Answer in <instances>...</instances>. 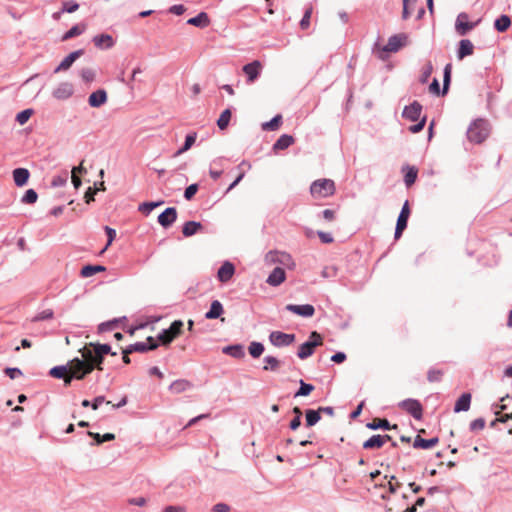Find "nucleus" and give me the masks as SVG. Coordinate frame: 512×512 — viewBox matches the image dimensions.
<instances>
[{
  "label": "nucleus",
  "mask_w": 512,
  "mask_h": 512,
  "mask_svg": "<svg viewBox=\"0 0 512 512\" xmlns=\"http://www.w3.org/2000/svg\"><path fill=\"white\" fill-rule=\"evenodd\" d=\"M489 133L490 127L488 122L478 119L469 126L467 137L470 142L480 144L488 137Z\"/></svg>",
  "instance_id": "1"
},
{
  "label": "nucleus",
  "mask_w": 512,
  "mask_h": 512,
  "mask_svg": "<svg viewBox=\"0 0 512 512\" xmlns=\"http://www.w3.org/2000/svg\"><path fill=\"white\" fill-rule=\"evenodd\" d=\"M90 373V366L80 362V358H74L69 361V372L62 379L64 380L65 385H69L73 378L81 380Z\"/></svg>",
  "instance_id": "2"
},
{
  "label": "nucleus",
  "mask_w": 512,
  "mask_h": 512,
  "mask_svg": "<svg viewBox=\"0 0 512 512\" xmlns=\"http://www.w3.org/2000/svg\"><path fill=\"white\" fill-rule=\"evenodd\" d=\"M335 191V183L331 179H318L310 187L311 195L318 199L330 197Z\"/></svg>",
  "instance_id": "3"
},
{
  "label": "nucleus",
  "mask_w": 512,
  "mask_h": 512,
  "mask_svg": "<svg viewBox=\"0 0 512 512\" xmlns=\"http://www.w3.org/2000/svg\"><path fill=\"white\" fill-rule=\"evenodd\" d=\"M323 344L322 336L313 331L310 334L309 340L300 345L297 356L300 359H306L314 353L316 347L321 346Z\"/></svg>",
  "instance_id": "4"
},
{
  "label": "nucleus",
  "mask_w": 512,
  "mask_h": 512,
  "mask_svg": "<svg viewBox=\"0 0 512 512\" xmlns=\"http://www.w3.org/2000/svg\"><path fill=\"white\" fill-rule=\"evenodd\" d=\"M79 352L82 355V359H80V362L84 363L85 365L90 366L91 372L94 369L102 370V362L104 360V356L100 355L99 353H96L92 351L90 347H83L79 350Z\"/></svg>",
  "instance_id": "5"
},
{
  "label": "nucleus",
  "mask_w": 512,
  "mask_h": 512,
  "mask_svg": "<svg viewBox=\"0 0 512 512\" xmlns=\"http://www.w3.org/2000/svg\"><path fill=\"white\" fill-rule=\"evenodd\" d=\"M183 322L181 320H175L171 323L168 329L163 330L158 339L163 345L170 344L175 338L181 335L183 329Z\"/></svg>",
  "instance_id": "6"
},
{
  "label": "nucleus",
  "mask_w": 512,
  "mask_h": 512,
  "mask_svg": "<svg viewBox=\"0 0 512 512\" xmlns=\"http://www.w3.org/2000/svg\"><path fill=\"white\" fill-rule=\"evenodd\" d=\"M269 340L276 347L289 346L295 341L294 334H287L281 331H273L269 335Z\"/></svg>",
  "instance_id": "7"
},
{
  "label": "nucleus",
  "mask_w": 512,
  "mask_h": 512,
  "mask_svg": "<svg viewBox=\"0 0 512 512\" xmlns=\"http://www.w3.org/2000/svg\"><path fill=\"white\" fill-rule=\"evenodd\" d=\"M266 259L271 263H278L287 268H293L295 265L291 255L286 252H269Z\"/></svg>",
  "instance_id": "8"
},
{
  "label": "nucleus",
  "mask_w": 512,
  "mask_h": 512,
  "mask_svg": "<svg viewBox=\"0 0 512 512\" xmlns=\"http://www.w3.org/2000/svg\"><path fill=\"white\" fill-rule=\"evenodd\" d=\"M410 216V208L409 203L406 201L401 209V212L397 219L396 229H395V239H399L403 233V231L407 227L408 218Z\"/></svg>",
  "instance_id": "9"
},
{
  "label": "nucleus",
  "mask_w": 512,
  "mask_h": 512,
  "mask_svg": "<svg viewBox=\"0 0 512 512\" xmlns=\"http://www.w3.org/2000/svg\"><path fill=\"white\" fill-rule=\"evenodd\" d=\"M400 407L404 409L406 412L411 414L415 419L420 420L422 418V405L418 400L415 399H407L401 402Z\"/></svg>",
  "instance_id": "10"
},
{
  "label": "nucleus",
  "mask_w": 512,
  "mask_h": 512,
  "mask_svg": "<svg viewBox=\"0 0 512 512\" xmlns=\"http://www.w3.org/2000/svg\"><path fill=\"white\" fill-rule=\"evenodd\" d=\"M74 93L73 85L70 82H61L52 92L57 100H67Z\"/></svg>",
  "instance_id": "11"
},
{
  "label": "nucleus",
  "mask_w": 512,
  "mask_h": 512,
  "mask_svg": "<svg viewBox=\"0 0 512 512\" xmlns=\"http://www.w3.org/2000/svg\"><path fill=\"white\" fill-rule=\"evenodd\" d=\"M475 27V23L469 22V16L466 13H460L457 16L455 29L461 36L466 35L470 30Z\"/></svg>",
  "instance_id": "12"
},
{
  "label": "nucleus",
  "mask_w": 512,
  "mask_h": 512,
  "mask_svg": "<svg viewBox=\"0 0 512 512\" xmlns=\"http://www.w3.org/2000/svg\"><path fill=\"white\" fill-rule=\"evenodd\" d=\"M261 70L262 64L258 60L243 66V72L247 76L248 83H253L259 77Z\"/></svg>",
  "instance_id": "13"
},
{
  "label": "nucleus",
  "mask_w": 512,
  "mask_h": 512,
  "mask_svg": "<svg viewBox=\"0 0 512 512\" xmlns=\"http://www.w3.org/2000/svg\"><path fill=\"white\" fill-rule=\"evenodd\" d=\"M84 54L83 49H79L71 52L68 56H66L61 63L55 68L54 73H59L61 71L68 70L72 64L80 58Z\"/></svg>",
  "instance_id": "14"
},
{
  "label": "nucleus",
  "mask_w": 512,
  "mask_h": 512,
  "mask_svg": "<svg viewBox=\"0 0 512 512\" xmlns=\"http://www.w3.org/2000/svg\"><path fill=\"white\" fill-rule=\"evenodd\" d=\"M406 40L407 36L404 34L393 35L389 38L383 50L385 52H396L405 44Z\"/></svg>",
  "instance_id": "15"
},
{
  "label": "nucleus",
  "mask_w": 512,
  "mask_h": 512,
  "mask_svg": "<svg viewBox=\"0 0 512 512\" xmlns=\"http://www.w3.org/2000/svg\"><path fill=\"white\" fill-rule=\"evenodd\" d=\"M176 218H177L176 209L174 207H169V208L165 209V211L162 212L158 216V222L160 223L161 226H163L164 228H167V227L171 226L176 221Z\"/></svg>",
  "instance_id": "16"
},
{
  "label": "nucleus",
  "mask_w": 512,
  "mask_h": 512,
  "mask_svg": "<svg viewBox=\"0 0 512 512\" xmlns=\"http://www.w3.org/2000/svg\"><path fill=\"white\" fill-rule=\"evenodd\" d=\"M286 309L294 314H297V315L303 316V317H312L315 313L314 307L310 304H305V305L288 304L286 306Z\"/></svg>",
  "instance_id": "17"
},
{
  "label": "nucleus",
  "mask_w": 512,
  "mask_h": 512,
  "mask_svg": "<svg viewBox=\"0 0 512 512\" xmlns=\"http://www.w3.org/2000/svg\"><path fill=\"white\" fill-rule=\"evenodd\" d=\"M108 100L107 92L104 89H98L90 94L88 103L93 108H98L104 105Z\"/></svg>",
  "instance_id": "18"
},
{
  "label": "nucleus",
  "mask_w": 512,
  "mask_h": 512,
  "mask_svg": "<svg viewBox=\"0 0 512 512\" xmlns=\"http://www.w3.org/2000/svg\"><path fill=\"white\" fill-rule=\"evenodd\" d=\"M391 437L389 435H373L367 441L363 443V448L365 449H379L381 448L387 441H390Z\"/></svg>",
  "instance_id": "19"
},
{
  "label": "nucleus",
  "mask_w": 512,
  "mask_h": 512,
  "mask_svg": "<svg viewBox=\"0 0 512 512\" xmlns=\"http://www.w3.org/2000/svg\"><path fill=\"white\" fill-rule=\"evenodd\" d=\"M421 112L422 106L417 101H414L404 108L403 117L410 121H417L420 118Z\"/></svg>",
  "instance_id": "20"
},
{
  "label": "nucleus",
  "mask_w": 512,
  "mask_h": 512,
  "mask_svg": "<svg viewBox=\"0 0 512 512\" xmlns=\"http://www.w3.org/2000/svg\"><path fill=\"white\" fill-rule=\"evenodd\" d=\"M94 45L99 49H109L115 44L113 37L109 34H99L93 37Z\"/></svg>",
  "instance_id": "21"
},
{
  "label": "nucleus",
  "mask_w": 512,
  "mask_h": 512,
  "mask_svg": "<svg viewBox=\"0 0 512 512\" xmlns=\"http://www.w3.org/2000/svg\"><path fill=\"white\" fill-rule=\"evenodd\" d=\"M147 341L150 343L149 346L145 342H138L127 347V352H146L148 350H153L158 347V344L154 341L152 337H148Z\"/></svg>",
  "instance_id": "22"
},
{
  "label": "nucleus",
  "mask_w": 512,
  "mask_h": 512,
  "mask_svg": "<svg viewBox=\"0 0 512 512\" xmlns=\"http://www.w3.org/2000/svg\"><path fill=\"white\" fill-rule=\"evenodd\" d=\"M235 268L230 262H225L218 270L217 277L220 282H228L234 275Z\"/></svg>",
  "instance_id": "23"
},
{
  "label": "nucleus",
  "mask_w": 512,
  "mask_h": 512,
  "mask_svg": "<svg viewBox=\"0 0 512 512\" xmlns=\"http://www.w3.org/2000/svg\"><path fill=\"white\" fill-rule=\"evenodd\" d=\"M286 274L283 268L276 267L267 278V283L271 286H278L285 281Z\"/></svg>",
  "instance_id": "24"
},
{
  "label": "nucleus",
  "mask_w": 512,
  "mask_h": 512,
  "mask_svg": "<svg viewBox=\"0 0 512 512\" xmlns=\"http://www.w3.org/2000/svg\"><path fill=\"white\" fill-rule=\"evenodd\" d=\"M295 142L293 136L288 134H283L279 137V139L273 145V151L277 153L280 150H285L290 147Z\"/></svg>",
  "instance_id": "25"
},
{
  "label": "nucleus",
  "mask_w": 512,
  "mask_h": 512,
  "mask_svg": "<svg viewBox=\"0 0 512 512\" xmlns=\"http://www.w3.org/2000/svg\"><path fill=\"white\" fill-rule=\"evenodd\" d=\"M474 52V45L468 39H463L459 42V48L457 57L459 60H462L466 56L472 55Z\"/></svg>",
  "instance_id": "26"
},
{
  "label": "nucleus",
  "mask_w": 512,
  "mask_h": 512,
  "mask_svg": "<svg viewBox=\"0 0 512 512\" xmlns=\"http://www.w3.org/2000/svg\"><path fill=\"white\" fill-rule=\"evenodd\" d=\"M30 173L25 168H17L13 171V180L17 186H24L28 179H29Z\"/></svg>",
  "instance_id": "27"
},
{
  "label": "nucleus",
  "mask_w": 512,
  "mask_h": 512,
  "mask_svg": "<svg viewBox=\"0 0 512 512\" xmlns=\"http://www.w3.org/2000/svg\"><path fill=\"white\" fill-rule=\"evenodd\" d=\"M187 23L192 26L205 28L210 24V19L205 12H200L197 16L188 19Z\"/></svg>",
  "instance_id": "28"
},
{
  "label": "nucleus",
  "mask_w": 512,
  "mask_h": 512,
  "mask_svg": "<svg viewBox=\"0 0 512 512\" xmlns=\"http://www.w3.org/2000/svg\"><path fill=\"white\" fill-rule=\"evenodd\" d=\"M191 387H192V384L190 381L185 380V379H179V380L174 381L170 385L169 389L174 394H180V393H183L186 390L190 389Z\"/></svg>",
  "instance_id": "29"
},
{
  "label": "nucleus",
  "mask_w": 512,
  "mask_h": 512,
  "mask_svg": "<svg viewBox=\"0 0 512 512\" xmlns=\"http://www.w3.org/2000/svg\"><path fill=\"white\" fill-rule=\"evenodd\" d=\"M471 403V394L463 393L455 403L454 411H468Z\"/></svg>",
  "instance_id": "30"
},
{
  "label": "nucleus",
  "mask_w": 512,
  "mask_h": 512,
  "mask_svg": "<svg viewBox=\"0 0 512 512\" xmlns=\"http://www.w3.org/2000/svg\"><path fill=\"white\" fill-rule=\"evenodd\" d=\"M202 229L203 226L200 222L188 221L183 225L182 233L185 237H190Z\"/></svg>",
  "instance_id": "31"
},
{
  "label": "nucleus",
  "mask_w": 512,
  "mask_h": 512,
  "mask_svg": "<svg viewBox=\"0 0 512 512\" xmlns=\"http://www.w3.org/2000/svg\"><path fill=\"white\" fill-rule=\"evenodd\" d=\"M367 427L373 430L379 428L389 430L397 429L398 426L396 424L391 426L387 419L374 418L370 423L367 424Z\"/></svg>",
  "instance_id": "32"
},
{
  "label": "nucleus",
  "mask_w": 512,
  "mask_h": 512,
  "mask_svg": "<svg viewBox=\"0 0 512 512\" xmlns=\"http://www.w3.org/2000/svg\"><path fill=\"white\" fill-rule=\"evenodd\" d=\"M223 306L218 300H214L211 303L209 311L205 314L207 319H217L223 313Z\"/></svg>",
  "instance_id": "33"
},
{
  "label": "nucleus",
  "mask_w": 512,
  "mask_h": 512,
  "mask_svg": "<svg viewBox=\"0 0 512 512\" xmlns=\"http://www.w3.org/2000/svg\"><path fill=\"white\" fill-rule=\"evenodd\" d=\"M438 443V438L423 439L419 435L415 438L413 446L414 448L429 449L434 447Z\"/></svg>",
  "instance_id": "34"
},
{
  "label": "nucleus",
  "mask_w": 512,
  "mask_h": 512,
  "mask_svg": "<svg viewBox=\"0 0 512 512\" xmlns=\"http://www.w3.org/2000/svg\"><path fill=\"white\" fill-rule=\"evenodd\" d=\"M86 24L81 23L71 27L63 36L62 41H67L73 37L81 35L86 30Z\"/></svg>",
  "instance_id": "35"
},
{
  "label": "nucleus",
  "mask_w": 512,
  "mask_h": 512,
  "mask_svg": "<svg viewBox=\"0 0 512 512\" xmlns=\"http://www.w3.org/2000/svg\"><path fill=\"white\" fill-rule=\"evenodd\" d=\"M106 267L101 265H86L81 269V276L84 278L91 277L99 272H104Z\"/></svg>",
  "instance_id": "36"
},
{
  "label": "nucleus",
  "mask_w": 512,
  "mask_h": 512,
  "mask_svg": "<svg viewBox=\"0 0 512 512\" xmlns=\"http://www.w3.org/2000/svg\"><path fill=\"white\" fill-rule=\"evenodd\" d=\"M282 124V116L280 114L273 117L269 122L262 124V129L265 131H276Z\"/></svg>",
  "instance_id": "37"
},
{
  "label": "nucleus",
  "mask_w": 512,
  "mask_h": 512,
  "mask_svg": "<svg viewBox=\"0 0 512 512\" xmlns=\"http://www.w3.org/2000/svg\"><path fill=\"white\" fill-rule=\"evenodd\" d=\"M511 25L510 17L507 15H501L498 19H496L494 26L495 29L499 32H505Z\"/></svg>",
  "instance_id": "38"
},
{
  "label": "nucleus",
  "mask_w": 512,
  "mask_h": 512,
  "mask_svg": "<svg viewBox=\"0 0 512 512\" xmlns=\"http://www.w3.org/2000/svg\"><path fill=\"white\" fill-rule=\"evenodd\" d=\"M223 353L234 358H242L244 356L243 347L240 345H231L223 348Z\"/></svg>",
  "instance_id": "39"
},
{
  "label": "nucleus",
  "mask_w": 512,
  "mask_h": 512,
  "mask_svg": "<svg viewBox=\"0 0 512 512\" xmlns=\"http://www.w3.org/2000/svg\"><path fill=\"white\" fill-rule=\"evenodd\" d=\"M196 138H197V134L195 132L188 134L185 138V143H184L183 147L180 148L175 153V156L177 157V156L181 155L182 153L188 151L194 145Z\"/></svg>",
  "instance_id": "40"
},
{
  "label": "nucleus",
  "mask_w": 512,
  "mask_h": 512,
  "mask_svg": "<svg viewBox=\"0 0 512 512\" xmlns=\"http://www.w3.org/2000/svg\"><path fill=\"white\" fill-rule=\"evenodd\" d=\"M265 365L263 370L265 371H277L280 367V361L273 356H266L264 358Z\"/></svg>",
  "instance_id": "41"
},
{
  "label": "nucleus",
  "mask_w": 512,
  "mask_h": 512,
  "mask_svg": "<svg viewBox=\"0 0 512 512\" xmlns=\"http://www.w3.org/2000/svg\"><path fill=\"white\" fill-rule=\"evenodd\" d=\"M68 372H69V363L67 365L53 367L50 370L49 374L54 378L61 379V378L65 377Z\"/></svg>",
  "instance_id": "42"
},
{
  "label": "nucleus",
  "mask_w": 512,
  "mask_h": 512,
  "mask_svg": "<svg viewBox=\"0 0 512 512\" xmlns=\"http://www.w3.org/2000/svg\"><path fill=\"white\" fill-rule=\"evenodd\" d=\"M85 347H90L92 351L99 353L100 355H106L110 353L111 347L108 344H99V343H89L86 344Z\"/></svg>",
  "instance_id": "43"
},
{
  "label": "nucleus",
  "mask_w": 512,
  "mask_h": 512,
  "mask_svg": "<svg viewBox=\"0 0 512 512\" xmlns=\"http://www.w3.org/2000/svg\"><path fill=\"white\" fill-rule=\"evenodd\" d=\"M320 413L317 410L309 409L306 411V425L308 427L314 426L320 420Z\"/></svg>",
  "instance_id": "44"
},
{
  "label": "nucleus",
  "mask_w": 512,
  "mask_h": 512,
  "mask_svg": "<svg viewBox=\"0 0 512 512\" xmlns=\"http://www.w3.org/2000/svg\"><path fill=\"white\" fill-rule=\"evenodd\" d=\"M231 119V111L230 109H225L221 114L217 121V125L219 129L224 130L227 128L229 121Z\"/></svg>",
  "instance_id": "45"
},
{
  "label": "nucleus",
  "mask_w": 512,
  "mask_h": 512,
  "mask_svg": "<svg viewBox=\"0 0 512 512\" xmlns=\"http://www.w3.org/2000/svg\"><path fill=\"white\" fill-rule=\"evenodd\" d=\"M418 170L415 167H407V171L404 177L405 184L410 187L415 183L417 178Z\"/></svg>",
  "instance_id": "46"
},
{
  "label": "nucleus",
  "mask_w": 512,
  "mask_h": 512,
  "mask_svg": "<svg viewBox=\"0 0 512 512\" xmlns=\"http://www.w3.org/2000/svg\"><path fill=\"white\" fill-rule=\"evenodd\" d=\"M249 353L252 357L258 358L264 351V346L259 342H252L248 347Z\"/></svg>",
  "instance_id": "47"
},
{
  "label": "nucleus",
  "mask_w": 512,
  "mask_h": 512,
  "mask_svg": "<svg viewBox=\"0 0 512 512\" xmlns=\"http://www.w3.org/2000/svg\"><path fill=\"white\" fill-rule=\"evenodd\" d=\"M314 390V386L308 383H305L303 380H300V388L295 393V397L300 396H308Z\"/></svg>",
  "instance_id": "48"
},
{
  "label": "nucleus",
  "mask_w": 512,
  "mask_h": 512,
  "mask_svg": "<svg viewBox=\"0 0 512 512\" xmlns=\"http://www.w3.org/2000/svg\"><path fill=\"white\" fill-rule=\"evenodd\" d=\"M80 77L86 83H91L95 79V71L92 68L85 67L80 70Z\"/></svg>",
  "instance_id": "49"
},
{
  "label": "nucleus",
  "mask_w": 512,
  "mask_h": 512,
  "mask_svg": "<svg viewBox=\"0 0 512 512\" xmlns=\"http://www.w3.org/2000/svg\"><path fill=\"white\" fill-rule=\"evenodd\" d=\"M443 371L440 370V369H435V368H432L428 371L427 373V379L430 381V382H438L442 379L443 377Z\"/></svg>",
  "instance_id": "50"
},
{
  "label": "nucleus",
  "mask_w": 512,
  "mask_h": 512,
  "mask_svg": "<svg viewBox=\"0 0 512 512\" xmlns=\"http://www.w3.org/2000/svg\"><path fill=\"white\" fill-rule=\"evenodd\" d=\"M32 114H33V110L32 109L23 110V111H21L20 113L17 114L16 121L20 125H24L30 119Z\"/></svg>",
  "instance_id": "51"
},
{
  "label": "nucleus",
  "mask_w": 512,
  "mask_h": 512,
  "mask_svg": "<svg viewBox=\"0 0 512 512\" xmlns=\"http://www.w3.org/2000/svg\"><path fill=\"white\" fill-rule=\"evenodd\" d=\"M38 195L33 189H28L22 197V202L25 204H33L37 201Z\"/></svg>",
  "instance_id": "52"
},
{
  "label": "nucleus",
  "mask_w": 512,
  "mask_h": 512,
  "mask_svg": "<svg viewBox=\"0 0 512 512\" xmlns=\"http://www.w3.org/2000/svg\"><path fill=\"white\" fill-rule=\"evenodd\" d=\"M312 7H309L304 15H303V18L301 19L300 21V28L303 29V30H306L309 28L310 26V19H311V15H312Z\"/></svg>",
  "instance_id": "53"
},
{
  "label": "nucleus",
  "mask_w": 512,
  "mask_h": 512,
  "mask_svg": "<svg viewBox=\"0 0 512 512\" xmlns=\"http://www.w3.org/2000/svg\"><path fill=\"white\" fill-rule=\"evenodd\" d=\"M163 202H145L139 206V211L143 213H150L154 208L161 205Z\"/></svg>",
  "instance_id": "54"
},
{
  "label": "nucleus",
  "mask_w": 512,
  "mask_h": 512,
  "mask_svg": "<svg viewBox=\"0 0 512 512\" xmlns=\"http://www.w3.org/2000/svg\"><path fill=\"white\" fill-rule=\"evenodd\" d=\"M104 230L107 234L108 241H107V244L104 247V249L101 251V253H104V251L107 250V248L112 244V242L114 241V239L116 237V231L113 228H111L109 226H105Z\"/></svg>",
  "instance_id": "55"
},
{
  "label": "nucleus",
  "mask_w": 512,
  "mask_h": 512,
  "mask_svg": "<svg viewBox=\"0 0 512 512\" xmlns=\"http://www.w3.org/2000/svg\"><path fill=\"white\" fill-rule=\"evenodd\" d=\"M53 317V311L51 309H46V310H43L41 311L40 313H38L33 319L32 321L34 322H37V321H42V320H47V319H51Z\"/></svg>",
  "instance_id": "56"
},
{
  "label": "nucleus",
  "mask_w": 512,
  "mask_h": 512,
  "mask_svg": "<svg viewBox=\"0 0 512 512\" xmlns=\"http://www.w3.org/2000/svg\"><path fill=\"white\" fill-rule=\"evenodd\" d=\"M451 77V65L448 64L444 70V81H443V94H446Z\"/></svg>",
  "instance_id": "57"
},
{
  "label": "nucleus",
  "mask_w": 512,
  "mask_h": 512,
  "mask_svg": "<svg viewBox=\"0 0 512 512\" xmlns=\"http://www.w3.org/2000/svg\"><path fill=\"white\" fill-rule=\"evenodd\" d=\"M401 486V483L396 479L395 476H391L388 481V490L391 494L396 493L397 489Z\"/></svg>",
  "instance_id": "58"
},
{
  "label": "nucleus",
  "mask_w": 512,
  "mask_h": 512,
  "mask_svg": "<svg viewBox=\"0 0 512 512\" xmlns=\"http://www.w3.org/2000/svg\"><path fill=\"white\" fill-rule=\"evenodd\" d=\"M78 8H79V5L76 2L66 1L63 3L62 11L67 12V13H73L76 10H78Z\"/></svg>",
  "instance_id": "59"
},
{
  "label": "nucleus",
  "mask_w": 512,
  "mask_h": 512,
  "mask_svg": "<svg viewBox=\"0 0 512 512\" xmlns=\"http://www.w3.org/2000/svg\"><path fill=\"white\" fill-rule=\"evenodd\" d=\"M197 191H198V185L191 184L186 188V190L184 192V197L187 200H191L194 197V195L197 193Z\"/></svg>",
  "instance_id": "60"
},
{
  "label": "nucleus",
  "mask_w": 512,
  "mask_h": 512,
  "mask_svg": "<svg viewBox=\"0 0 512 512\" xmlns=\"http://www.w3.org/2000/svg\"><path fill=\"white\" fill-rule=\"evenodd\" d=\"M485 427V420L483 418L475 419L470 424V429L472 431H480Z\"/></svg>",
  "instance_id": "61"
},
{
  "label": "nucleus",
  "mask_w": 512,
  "mask_h": 512,
  "mask_svg": "<svg viewBox=\"0 0 512 512\" xmlns=\"http://www.w3.org/2000/svg\"><path fill=\"white\" fill-rule=\"evenodd\" d=\"M322 214H323L324 220H326L328 222H332L336 219L337 212L334 209H325Z\"/></svg>",
  "instance_id": "62"
},
{
  "label": "nucleus",
  "mask_w": 512,
  "mask_h": 512,
  "mask_svg": "<svg viewBox=\"0 0 512 512\" xmlns=\"http://www.w3.org/2000/svg\"><path fill=\"white\" fill-rule=\"evenodd\" d=\"M318 236L322 243L329 244L333 242V237L330 233H326L323 231H318Z\"/></svg>",
  "instance_id": "63"
},
{
  "label": "nucleus",
  "mask_w": 512,
  "mask_h": 512,
  "mask_svg": "<svg viewBox=\"0 0 512 512\" xmlns=\"http://www.w3.org/2000/svg\"><path fill=\"white\" fill-rule=\"evenodd\" d=\"M96 192H97V188L89 187L84 195L85 202L90 203L91 201H93Z\"/></svg>",
  "instance_id": "64"
}]
</instances>
